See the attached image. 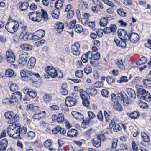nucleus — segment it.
Masks as SVG:
<instances>
[{
  "label": "nucleus",
  "mask_w": 151,
  "mask_h": 151,
  "mask_svg": "<svg viewBox=\"0 0 151 151\" xmlns=\"http://www.w3.org/2000/svg\"><path fill=\"white\" fill-rule=\"evenodd\" d=\"M28 16L29 19L33 22H40L43 19L46 22L49 19L47 12L42 9H41V12L39 11L30 12Z\"/></svg>",
  "instance_id": "1"
},
{
  "label": "nucleus",
  "mask_w": 151,
  "mask_h": 151,
  "mask_svg": "<svg viewBox=\"0 0 151 151\" xmlns=\"http://www.w3.org/2000/svg\"><path fill=\"white\" fill-rule=\"evenodd\" d=\"M20 75L21 76L24 78L23 79L25 81H29L31 83L37 81L40 78L38 73L24 70L21 71Z\"/></svg>",
  "instance_id": "2"
},
{
  "label": "nucleus",
  "mask_w": 151,
  "mask_h": 151,
  "mask_svg": "<svg viewBox=\"0 0 151 151\" xmlns=\"http://www.w3.org/2000/svg\"><path fill=\"white\" fill-rule=\"evenodd\" d=\"M19 27L18 22L16 21H10L8 20L7 23L5 26L6 29L9 32L13 33L16 32Z\"/></svg>",
  "instance_id": "3"
},
{
  "label": "nucleus",
  "mask_w": 151,
  "mask_h": 151,
  "mask_svg": "<svg viewBox=\"0 0 151 151\" xmlns=\"http://www.w3.org/2000/svg\"><path fill=\"white\" fill-rule=\"evenodd\" d=\"M4 116L6 119H8L9 122L10 123H13L18 121L19 119L18 116L15 114L13 112H6L4 114Z\"/></svg>",
  "instance_id": "4"
},
{
  "label": "nucleus",
  "mask_w": 151,
  "mask_h": 151,
  "mask_svg": "<svg viewBox=\"0 0 151 151\" xmlns=\"http://www.w3.org/2000/svg\"><path fill=\"white\" fill-rule=\"evenodd\" d=\"M80 95L82 100L83 104L86 107H88L90 105V103L88 101L90 99L89 95L87 94L84 91H83L80 92Z\"/></svg>",
  "instance_id": "5"
},
{
  "label": "nucleus",
  "mask_w": 151,
  "mask_h": 151,
  "mask_svg": "<svg viewBox=\"0 0 151 151\" xmlns=\"http://www.w3.org/2000/svg\"><path fill=\"white\" fill-rule=\"evenodd\" d=\"M118 35L119 37L122 40L127 41L129 40L128 35L124 29H120L117 31Z\"/></svg>",
  "instance_id": "6"
},
{
  "label": "nucleus",
  "mask_w": 151,
  "mask_h": 151,
  "mask_svg": "<svg viewBox=\"0 0 151 151\" xmlns=\"http://www.w3.org/2000/svg\"><path fill=\"white\" fill-rule=\"evenodd\" d=\"M6 57L7 62L9 63H13L15 60V57L13 52L7 51L6 53Z\"/></svg>",
  "instance_id": "7"
},
{
  "label": "nucleus",
  "mask_w": 151,
  "mask_h": 151,
  "mask_svg": "<svg viewBox=\"0 0 151 151\" xmlns=\"http://www.w3.org/2000/svg\"><path fill=\"white\" fill-rule=\"evenodd\" d=\"M20 126L19 124L13 123L9 126L7 130V132L8 134L13 132L20 129Z\"/></svg>",
  "instance_id": "8"
},
{
  "label": "nucleus",
  "mask_w": 151,
  "mask_h": 151,
  "mask_svg": "<svg viewBox=\"0 0 151 151\" xmlns=\"http://www.w3.org/2000/svg\"><path fill=\"white\" fill-rule=\"evenodd\" d=\"M45 70L50 76L52 78H54L58 75L56 70L53 67L48 66L45 68Z\"/></svg>",
  "instance_id": "9"
},
{
  "label": "nucleus",
  "mask_w": 151,
  "mask_h": 151,
  "mask_svg": "<svg viewBox=\"0 0 151 151\" xmlns=\"http://www.w3.org/2000/svg\"><path fill=\"white\" fill-rule=\"evenodd\" d=\"M65 102L67 106H71L76 104L77 100L75 98L73 97H67L65 99Z\"/></svg>",
  "instance_id": "10"
},
{
  "label": "nucleus",
  "mask_w": 151,
  "mask_h": 151,
  "mask_svg": "<svg viewBox=\"0 0 151 151\" xmlns=\"http://www.w3.org/2000/svg\"><path fill=\"white\" fill-rule=\"evenodd\" d=\"M79 47V44L77 42H76L71 46V50L73 55H78L80 54V52L78 50Z\"/></svg>",
  "instance_id": "11"
},
{
  "label": "nucleus",
  "mask_w": 151,
  "mask_h": 151,
  "mask_svg": "<svg viewBox=\"0 0 151 151\" xmlns=\"http://www.w3.org/2000/svg\"><path fill=\"white\" fill-rule=\"evenodd\" d=\"M129 40L133 43H135L137 42L139 39V35L137 33L131 32L130 33H129L128 35Z\"/></svg>",
  "instance_id": "12"
},
{
  "label": "nucleus",
  "mask_w": 151,
  "mask_h": 151,
  "mask_svg": "<svg viewBox=\"0 0 151 151\" xmlns=\"http://www.w3.org/2000/svg\"><path fill=\"white\" fill-rule=\"evenodd\" d=\"M22 98V94L19 91H17L12 94L11 97L13 103L20 100Z\"/></svg>",
  "instance_id": "13"
},
{
  "label": "nucleus",
  "mask_w": 151,
  "mask_h": 151,
  "mask_svg": "<svg viewBox=\"0 0 151 151\" xmlns=\"http://www.w3.org/2000/svg\"><path fill=\"white\" fill-rule=\"evenodd\" d=\"M27 59V56L26 55L22 54L18 59V63L22 66L26 65Z\"/></svg>",
  "instance_id": "14"
},
{
  "label": "nucleus",
  "mask_w": 151,
  "mask_h": 151,
  "mask_svg": "<svg viewBox=\"0 0 151 151\" xmlns=\"http://www.w3.org/2000/svg\"><path fill=\"white\" fill-rule=\"evenodd\" d=\"M93 57V53L90 51H89L86 54H83L81 57L82 61L84 63H86L88 61V59H92Z\"/></svg>",
  "instance_id": "15"
},
{
  "label": "nucleus",
  "mask_w": 151,
  "mask_h": 151,
  "mask_svg": "<svg viewBox=\"0 0 151 151\" xmlns=\"http://www.w3.org/2000/svg\"><path fill=\"white\" fill-rule=\"evenodd\" d=\"M116 29V26L114 24H111L110 27L104 28V33H110L111 32H114Z\"/></svg>",
  "instance_id": "16"
},
{
  "label": "nucleus",
  "mask_w": 151,
  "mask_h": 151,
  "mask_svg": "<svg viewBox=\"0 0 151 151\" xmlns=\"http://www.w3.org/2000/svg\"><path fill=\"white\" fill-rule=\"evenodd\" d=\"M64 28V24L61 22H58L55 23V29L59 33L62 32Z\"/></svg>",
  "instance_id": "17"
},
{
  "label": "nucleus",
  "mask_w": 151,
  "mask_h": 151,
  "mask_svg": "<svg viewBox=\"0 0 151 151\" xmlns=\"http://www.w3.org/2000/svg\"><path fill=\"white\" fill-rule=\"evenodd\" d=\"M8 144V140L6 138H4L0 141V150L4 151L6 148Z\"/></svg>",
  "instance_id": "18"
},
{
  "label": "nucleus",
  "mask_w": 151,
  "mask_h": 151,
  "mask_svg": "<svg viewBox=\"0 0 151 151\" xmlns=\"http://www.w3.org/2000/svg\"><path fill=\"white\" fill-rule=\"evenodd\" d=\"M84 92L88 95L90 94L91 95L94 96L97 94V90L94 88H86V91Z\"/></svg>",
  "instance_id": "19"
},
{
  "label": "nucleus",
  "mask_w": 151,
  "mask_h": 151,
  "mask_svg": "<svg viewBox=\"0 0 151 151\" xmlns=\"http://www.w3.org/2000/svg\"><path fill=\"white\" fill-rule=\"evenodd\" d=\"M36 62L35 58L34 57H31L29 59L27 64V67L29 69L33 68L35 65Z\"/></svg>",
  "instance_id": "20"
},
{
  "label": "nucleus",
  "mask_w": 151,
  "mask_h": 151,
  "mask_svg": "<svg viewBox=\"0 0 151 151\" xmlns=\"http://www.w3.org/2000/svg\"><path fill=\"white\" fill-rule=\"evenodd\" d=\"M29 34L27 31H23L20 34L19 38L20 39H23L24 40H27L30 38L29 37Z\"/></svg>",
  "instance_id": "21"
},
{
  "label": "nucleus",
  "mask_w": 151,
  "mask_h": 151,
  "mask_svg": "<svg viewBox=\"0 0 151 151\" xmlns=\"http://www.w3.org/2000/svg\"><path fill=\"white\" fill-rule=\"evenodd\" d=\"M52 95L50 93H44L43 96V101L46 103H49L52 100Z\"/></svg>",
  "instance_id": "22"
},
{
  "label": "nucleus",
  "mask_w": 151,
  "mask_h": 151,
  "mask_svg": "<svg viewBox=\"0 0 151 151\" xmlns=\"http://www.w3.org/2000/svg\"><path fill=\"white\" fill-rule=\"evenodd\" d=\"M72 116L74 117L76 119L81 120L83 118V116L81 113L78 112L73 111L71 112Z\"/></svg>",
  "instance_id": "23"
},
{
  "label": "nucleus",
  "mask_w": 151,
  "mask_h": 151,
  "mask_svg": "<svg viewBox=\"0 0 151 151\" xmlns=\"http://www.w3.org/2000/svg\"><path fill=\"white\" fill-rule=\"evenodd\" d=\"M8 135L14 139H17L19 138L20 137V129H19V130L13 131V132L10 133L8 134Z\"/></svg>",
  "instance_id": "24"
},
{
  "label": "nucleus",
  "mask_w": 151,
  "mask_h": 151,
  "mask_svg": "<svg viewBox=\"0 0 151 151\" xmlns=\"http://www.w3.org/2000/svg\"><path fill=\"white\" fill-rule=\"evenodd\" d=\"M20 47L22 49L26 51L31 50L32 47L31 45L26 43L21 44L20 45Z\"/></svg>",
  "instance_id": "25"
},
{
  "label": "nucleus",
  "mask_w": 151,
  "mask_h": 151,
  "mask_svg": "<svg viewBox=\"0 0 151 151\" xmlns=\"http://www.w3.org/2000/svg\"><path fill=\"white\" fill-rule=\"evenodd\" d=\"M60 11L58 9H55L52 10L51 12V15L52 17L55 19H57L59 17Z\"/></svg>",
  "instance_id": "26"
},
{
  "label": "nucleus",
  "mask_w": 151,
  "mask_h": 151,
  "mask_svg": "<svg viewBox=\"0 0 151 151\" xmlns=\"http://www.w3.org/2000/svg\"><path fill=\"white\" fill-rule=\"evenodd\" d=\"M109 18L108 17H103L101 18L100 21V24L101 26L105 27L108 23Z\"/></svg>",
  "instance_id": "27"
},
{
  "label": "nucleus",
  "mask_w": 151,
  "mask_h": 151,
  "mask_svg": "<svg viewBox=\"0 0 151 151\" xmlns=\"http://www.w3.org/2000/svg\"><path fill=\"white\" fill-rule=\"evenodd\" d=\"M147 61V59L145 57H141L139 60L136 61V64L138 66L145 64Z\"/></svg>",
  "instance_id": "28"
},
{
  "label": "nucleus",
  "mask_w": 151,
  "mask_h": 151,
  "mask_svg": "<svg viewBox=\"0 0 151 151\" xmlns=\"http://www.w3.org/2000/svg\"><path fill=\"white\" fill-rule=\"evenodd\" d=\"M127 91L130 97L133 99L136 98V94L134 90L130 88H127Z\"/></svg>",
  "instance_id": "29"
},
{
  "label": "nucleus",
  "mask_w": 151,
  "mask_h": 151,
  "mask_svg": "<svg viewBox=\"0 0 151 151\" xmlns=\"http://www.w3.org/2000/svg\"><path fill=\"white\" fill-rule=\"evenodd\" d=\"M91 120L89 118L85 119L82 121L81 124V127L83 128H85L86 127V126L88 125Z\"/></svg>",
  "instance_id": "30"
},
{
  "label": "nucleus",
  "mask_w": 151,
  "mask_h": 151,
  "mask_svg": "<svg viewBox=\"0 0 151 151\" xmlns=\"http://www.w3.org/2000/svg\"><path fill=\"white\" fill-rule=\"evenodd\" d=\"M144 87L146 88H150L151 87V80L145 79L142 80Z\"/></svg>",
  "instance_id": "31"
},
{
  "label": "nucleus",
  "mask_w": 151,
  "mask_h": 151,
  "mask_svg": "<svg viewBox=\"0 0 151 151\" xmlns=\"http://www.w3.org/2000/svg\"><path fill=\"white\" fill-rule=\"evenodd\" d=\"M77 134V131L75 129L69 130L67 133L68 136L70 137H76Z\"/></svg>",
  "instance_id": "32"
},
{
  "label": "nucleus",
  "mask_w": 151,
  "mask_h": 151,
  "mask_svg": "<svg viewBox=\"0 0 151 151\" xmlns=\"http://www.w3.org/2000/svg\"><path fill=\"white\" fill-rule=\"evenodd\" d=\"M129 116L130 118L133 119H136L139 116L140 114L138 111H135L129 114Z\"/></svg>",
  "instance_id": "33"
},
{
  "label": "nucleus",
  "mask_w": 151,
  "mask_h": 151,
  "mask_svg": "<svg viewBox=\"0 0 151 151\" xmlns=\"http://www.w3.org/2000/svg\"><path fill=\"white\" fill-rule=\"evenodd\" d=\"M113 107L116 110L119 111H122L123 109V108L119 102L118 101L114 103Z\"/></svg>",
  "instance_id": "34"
},
{
  "label": "nucleus",
  "mask_w": 151,
  "mask_h": 151,
  "mask_svg": "<svg viewBox=\"0 0 151 151\" xmlns=\"http://www.w3.org/2000/svg\"><path fill=\"white\" fill-rule=\"evenodd\" d=\"M5 75L8 77H13L15 76L14 71L12 69H8L5 71Z\"/></svg>",
  "instance_id": "35"
},
{
  "label": "nucleus",
  "mask_w": 151,
  "mask_h": 151,
  "mask_svg": "<svg viewBox=\"0 0 151 151\" xmlns=\"http://www.w3.org/2000/svg\"><path fill=\"white\" fill-rule=\"evenodd\" d=\"M63 4V1L61 0H56L55 1V7L58 10L60 9Z\"/></svg>",
  "instance_id": "36"
},
{
  "label": "nucleus",
  "mask_w": 151,
  "mask_h": 151,
  "mask_svg": "<svg viewBox=\"0 0 151 151\" xmlns=\"http://www.w3.org/2000/svg\"><path fill=\"white\" fill-rule=\"evenodd\" d=\"M93 145L97 148L99 147L101 145V142L97 138H94L92 141Z\"/></svg>",
  "instance_id": "37"
},
{
  "label": "nucleus",
  "mask_w": 151,
  "mask_h": 151,
  "mask_svg": "<svg viewBox=\"0 0 151 151\" xmlns=\"http://www.w3.org/2000/svg\"><path fill=\"white\" fill-rule=\"evenodd\" d=\"M28 6L29 3L27 2L22 3L19 6V9L22 11H24L28 8Z\"/></svg>",
  "instance_id": "38"
},
{
  "label": "nucleus",
  "mask_w": 151,
  "mask_h": 151,
  "mask_svg": "<svg viewBox=\"0 0 151 151\" xmlns=\"http://www.w3.org/2000/svg\"><path fill=\"white\" fill-rule=\"evenodd\" d=\"M116 63L118 67L120 69L124 70L125 69L124 66V65L122 60H117Z\"/></svg>",
  "instance_id": "39"
},
{
  "label": "nucleus",
  "mask_w": 151,
  "mask_h": 151,
  "mask_svg": "<svg viewBox=\"0 0 151 151\" xmlns=\"http://www.w3.org/2000/svg\"><path fill=\"white\" fill-rule=\"evenodd\" d=\"M141 136L144 142H148L149 141L150 139L149 137L145 133L142 132L141 133Z\"/></svg>",
  "instance_id": "40"
},
{
  "label": "nucleus",
  "mask_w": 151,
  "mask_h": 151,
  "mask_svg": "<svg viewBox=\"0 0 151 151\" xmlns=\"http://www.w3.org/2000/svg\"><path fill=\"white\" fill-rule=\"evenodd\" d=\"M35 34L37 35V36L39 39H41L45 34V32L43 30H40L36 32Z\"/></svg>",
  "instance_id": "41"
},
{
  "label": "nucleus",
  "mask_w": 151,
  "mask_h": 151,
  "mask_svg": "<svg viewBox=\"0 0 151 151\" xmlns=\"http://www.w3.org/2000/svg\"><path fill=\"white\" fill-rule=\"evenodd\" d=\"M118 14L122 17H125L127 15V14L122 8H119L117 10Z\"/></svg>",
  "instance_id": "42"
},
{
  "label": "nucleus",
  "mask_w": 151,
  "mask_h": 151,
  "mask_svg": "<svg viewBox=\"0 0 151 151\" xmlns=\"http://www.w3.org/2000/svg\"><path fill=\"white\" fill-rule=\"evenodd\" d=\"M76 20H74L70 22L68 24H67V26L70 29H72L76 27Z\"/></svg>",
  "instance_id": "43"
},
{
  "label": "nucleus",
  "mask_w": 151,
  "mask_h": 151,
  "mask_svg": "<svg viewBox=\"0 0 151 151\" xmlns=\"http://www.w3.org/2000/svg\"><path fill=\"white\" fill-rule=\"evenodd\" d=\"M64 119V115L62 114H59L57 115V122L59 123H62Z\"/></svg>",
  "instance_id": "44"
},
{
  "label": "nucleus",
  "mask_w": 151,
  "mask_h": 151,
  "mask_svg": "<svg viewBox=\"0 0 151 151\" xmlns=\"http://www.w3.org/2000/svg\"><path fill=\"white\" fill-rule=\"evenodd\" d=\"M10 88L12 91L14 92L18 90V86L16 84L13 83L11 84Z\"/></svg>",
  "instance_id": "45"
},
{
  "label": "nucleus",
  "mask_w": 151,
  "mask_h": 151,
  "mask_svg": "<svg viewBox=\"0 0 151 151\" xmlns=\"http://www.w3.org/2000/svg\"><path fill=\"white\" fill-rule=\"evenodd\" d=\"M75 31L78 33L81 32L83 30L82 26L79 24H77L76 25V27L74 28Z\"/></svg>",
  "instance_id": "46"
},
{
  "label": "nucleus",
  "mask_w": 151,
  "mask_h": 151,
  "mask_svg": "<svg viewBox=\"0 0 151 151\" xmlns=\"http://www.w3.org/2000/svg\"><path fill=\"white\" fill-rule=\"evenodd\" d=\"M84 73L86 74H88L92 71V69L89 65H86L84 68Z\"/></svg>",
  "instance_id": "47"
},
{
  "label": "nucleus",
  "mask_w": 151,
  "mask_h": 151,
  "mask_svg": "<svg viewBox=\"0 0 151 151\" xmlns=\"http://www.w3.org/2000/svg\"><path fill=\"white\" fill-rule=\"evenodd\" d=\"M143 97L144 99L147 101H149L151 100V95L147 92V93L144 95Z\"/></svg>",
  "instance_id": "48"
},
{
  "label": "nucleus",
  "mask_w": 151,
  "mask_h": 151,
  "mask_svg": "<svg viewBox=\"0 0 151 151\" xmlns=\"http://www.w3.org/2000/svg\"><path fill=\"white\" fill-rule=\"evenodd\" d=\"M31 97L34 98L37 96V93L34 90L31 88V90L29 91L28 94Z\"/></svg>",
  "instance_id": "49"
},
{
  "label": "nucleus",
  "mask_w": 151,
  "mask_h": 151,
  "mask_svg": "<svg viewBox=\"0 0 151 151\" xmlns=\"http://www.w3.org/2000/svg\"><path fill=\"white\" fill-rule=\"evenodd\" d=\"M83 71L81 70H77L75 73V76L79 78H81L83 75Z\"/></svg>",
  "instance_id": "50"
},
{
  "label": "nucleus",
  "mask_w": 151,
  "mask_h": 151,
  "mask_svg": "<svg viewBox=\"0 0 151 151\" xmlns=\"http://www.w3.org/2000/svg\"><path fill=\"white\" fill-rule=\"evenodd\" d=\"M60 126H57L52 130V132L53 134H57L60 130Z\"/></svg>",
  "instance_id": "51"
},
{
  "label": "nucleus",
  "mask_w": 151,
  "mask_h": 151,
  "mask_svg": "<svg viewBox=\"0 0 151 151\" xmlns=\"http://www.w3.org/2000/svg\"><path fill=\"white\" fill-rule=\"evenodd\" d=\"M118 140L116 138L113 139L112 140L111 147L113 149L116 148Z\"/></svg>",
  "instance_id": "52"
},
{
  "label": "nucleus",
  "mask_w": 151,
  "mask_h": 151,
  "mask_svg": "<svg viewBox=\"0 0 151 151\" xmlns=\"http://www.w3.org/2000/svg\"><path fill=\"white\" fill-rule=\"evenodd\" d=\"M139 104L140 106L142 109H146L148 107L147 104L143 101H140V102H139Z\"/></svg>",
  "instance_id": "53"
},
{
  "label": "nucleus",
  "mask_w": 151,
  "mask_h": 151,
  "mask_svg": "<svg viewBox=\"0 0 151 151\" xmlns=\"http://www.w3.org/2000/svg\"><path fill=\"white\" fill-rule=\"evenodd\" d=\"M68 12L67 17L68 19H70L73 17L74 14V11L73 10H71Z\"/></svg>",
  "instance_id": "54"
},
{
  "label": "nucleus",
  "mask_w": 151,
  "mask_h": 151,
  "mask_svg": "<svg viewBox=\"0 0 151 151\" xmlns=\"http://www.w3.org/2000/svg\"><path fill=\"white\" fill-rule=\"evenodd\" d=\"M27 136L28 138L32 139L35 137V134L33 132L30 131L27 133Z\"/></svg>",
  "instance_id": "55"
},
{
  "label": "nucleus",
  "mask_w": 151,
  "mask_h": 151,
  "mask_svg": "<svg viewBox=\"0 0 151 151\" xmlns=\"http://www.w3.org/2000/svg\"><path fill=\"white\" fill-rule=\"evenodd\" d=\"M114 130L117 132L118 131H120L121 130L122 128L120 125L118 124H115L114 126Z\"/></svg>",
  "instance_id": "56"
},
{
  "label": "nucleus",
  "mask_w": 151,
  "mask_h": 151,
  "mask_svg": "<svg viewBox=\"0 0 151 151\" xmlns=\"http://www.w3.org/2000/svg\"><path fill=\"white\" fill-rule=\"evenodd\" d=\"M104 114L106 119V122H109L110 119H111V116L106 111H104Z\"/></svg>",
  "instance_id": "57"
},
{
  "label": "nucleus",
  "mask_w": 151,
  "mask_h": 151,
  "mask_svg": "<svg viewBox=\"0 0 151 151\" xmlns=\"http://www.w3.org/2000/svg\"><path fill=\"white\" fill-rule=\"evenodd\" d=\"M3 103L5 104H12L13 103L12 100L8 99V98H4L2 101Z\"/></svg>",
  "instance_id": "58"
},
{
  "label": "nucleus",
  "mask_w": 151,
  "mask_h": 151,
  "mask_svg": "<svg viewBox=\"0 0 151 151\" xmlns=\"http://www.w3.org/2000/svg\"><path fill=\"white\" fill-rule=\"evenodd\" d=\"M101 93L102 95L106 97H108L109 96V91L105 89H103L101 91Z\"/></svg>",
  "instance_id": "59"
},
{
  "label": "nucleus",
  "mask_w": 151,
  "mask_h": 151,
  "mask_svg": "<svg viewBox=\"0 0 151 151\" xmlns=\"http://www.w3.org/2000/svg\"><path fill=\"white\" fill-rule=\"evenodd\" d=\"M99 140L100 141H103L106 139V137H105L104 135L100 134H99L97 136V138H96Z\"/></svg>",
  "instance_id": "60"
},
{
  "label": "nucleus",
  "mask_w": 151,
  "mask_h": 151,
  "mask_svg": "<svg viewBox=\"0 0 151 151\" xmlns=\"http://www.w3.org/2000/svg\"><path fill=\"white\" fill-rule=\"evenodd\" d=\"M91 60L90 61V63L92 66L93 67L97 66L99 64L98 62L94 60H93L92 58V59H91Z\"/></svg>",
  "instance_id": "61"
},
{
  "label": "nucleus",
  "mask_w": 151,
  "mask_h": 151,
  "mask_svg": "<svg viewBox=\"0 0 151 151\" xmlns=\"http://www.w3.org/2000/svg\"><path fill=\"white\" fill-rule=\"evenodd\" d=\"M126 98L125 99H123L124 105V106H127L131 102V101L129 99H128L127 96Z\"/></svg>",
  "instance_id": "62"
},
{
  "label": "nucleus",
  "mask_w": 151,
  "mask_h": 151,
  "mask_svg": "<svg viewBox=\"0 0 151 151\" xmlns=\"http://www.w3.org/2000/svg\"><path fill=\"white\" fill-rule=\"evenodd\" d=\"M94 87L97 88H100L103 86L104 84L102 82L97 81L93 84Z\"/></svg>",
  "instance_id": "63"
},
{
  "label": "nucleus",
  "mask_w": 151,
  "mask_h": 151,
  "mask_svg": "<svg viewBox=\"0 0 151 151\" xmlns=\"http://www.w3.org/2000/svg\"><path fill=\"white\" fill-rule=\"evenodd\" d=\"M103 32H104L103 29H99L97 31L96 34L97 36H98L99 37H101L103 35Z\"/></svg>",
  "instance_id": "64"
}]
</instances>
